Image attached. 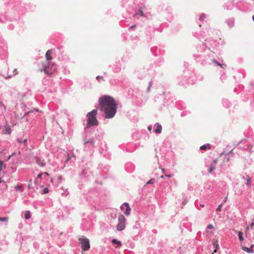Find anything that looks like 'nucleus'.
I'll return each mask as SVG.
<instances>
[{
    "mask_svg": "<svg viewBox=\"0 0 254 254\" xmlns=\"http://www.w3.org/2000/svg\"><path fill=\"white\" fill-rule=\"evenodd\" d=\"M100 109L103 111L105 118L110 119L113 118L117 112L118 103L111 96L104 95L99 100Z\"/></svg>",
    "mask_w": 254,
    "mask_h": 254,
    "instance_id": "obj_1",
    "label": "nucleus"
},
{
    "mask_svg": "<svg viewBox=\"0 0 254 254\" xmlns=\"http://www.w3.org/2000/svg\"><path fill=\"white\" fill-rule=\"evenodd\" d=\"M97 114V111L96 109L93 110L87 114V117L88 120L86 125L87 127L98 125V121L96 118Z\"/></svg>",
    "mask_w": 254,
    "mask_h": 254,
    "instance_id": "obj_2",
    "label": "nucleus"
},
{
    "mask_svg": "<svg viewBox=\"0 0 254 254\" xmlns=\"http://www.w3.org/2000/svg\"><path fill=\"white\" fill-rule=\"evenodd\" d=\"M126 219L123 214H120L118 216V224L117 227L118 231L123 230L125 228V222Z\"/></svg>",
    "mask_w": 254,
    "mask_h": 254,
    "instance_id": "obj_3",
    "label": "nucleus"
},
{
    "mask_svg": "<svg viewBox=\"0 0 254 254\" xmlns=\"http://www.w3.org/2000/svg\"><path fill=\"white\" fill-rule=\"evenodd\" d=\"M79 241L81 245V248L83 251H86L89 249L90 246L89 240L86 238H81L79 239Z\"/></svg>",
    "mask_w": 254,
    "mask_h": 254,
    "instance_id": "obj_4",
    "label": "nucleus"
},
{
    "mask_svg": "<svg viewBox=\"0 0 254 254\" xmlns=\"http://www.w3.org/2000/svg\"><path fill=\"white\" fill-rule=\"evenodd\" d=\"M55 70V67L54 64H51L48 63L46 64L43 68V70L45 73L52 74Z\"/></svg>",
    "mask_w": 254,
    "mask_h": 254,
    "instance_id": "obj_5",
    "label": "nucleus"
},
{
    "mask_svg": "<svg viewBox=\"0 0 254 254\" xmlns=\"http://www.w3.org/2000/svg\"><path fill=\"white\" fill-rule=\"evenodd\" d=\"M52 51V50H49L46 53L45 57L48 62H49V61L52 59V57L51 56Z\"/></svg>",
    "mask_w": 254,
    "mask_h": 254,
    "instance_id": "obj_6",
    "label": "nucleus"
},
{
    "mask_svg": "<svg viewBox=\"0 0 254 254\" xmlns=\"http://www.w3.org/2000/svg\"><path fill=\"white\" fill-rule=\"evenodd\" d=\"M3 132L4 134H10L11 133V129L10 128V126L7 123L6 124L5 129L3 131Z\"/></svg>",
    "mask_w": 254,
    "mask_h": 254,
    "instance_id": "obj_7",
    "label": "nucleus"
},
{
    "mask_svg": "<svg viewBox=\"0 0 254 254\" xmlns=\"http://www.w3.org/2000/svg\"><path fill=\"white\" fill-rule=\"evenodd\" d=\"M124 205H125L126 207V211L125 212V214L127 216H128L130 214V211L131 210V209L129 206L128 203H124Z\"/></svg>",
    "mask_w": 254,
    "mask_h": 254,
    "instance_id": "obj_8",
    "label": "nucleus"
},
{
    "mask_svg": "<svg viewBox=\"0 0 254 254\" xmlns=\"http://www.w3.org/2000/svg\"><path fill=\"white\" fill-rule=\"evenodd\" d=\"M242 249L244 251L248 253H253V246H252L250 248H247L246 247L242 246Z\"/></svg>",
    "mask_w": 254,
    "mask_h": 254,
    "instance_id": "obj_9",
    "label": "nucleus"
},
{
    "mask_svg": "<svg viewBox=\"0 0 254 254\" xmlns=\"http://www.w3.org/2000/svg\"><path fill=\"white\" fill-rule=\"evenodd\" d=\"M216 163H217V160H215L213 161V162L211 163L210 169H209V173H212V171L215 169Z\"/></svg>",
    "mask_w": 254,
    "mask_h": 254,
    "instance_id": "obj_10",
    "label": "nucleus"
},
{
    "mask_svg": "<svg viewBox=\"0 0 254 254\" xmlns=\"http://www.w3.org/2000/svg\"><path fill=\"white\" fill-rule=\"evenodd\" d=\"M34 159H35V161H36V162L41 167H44L45 166V164L43 162L40 158H39L38 157H35L34 158Z\"/></svg>",
    "mask_w": 254,
    "mask_h": 254,
    "instance_id": "obj_11",
    "label": "nucleus"
},
{
    "mask_svg": "<svg viewBox=\"0 0 254 254\" xmlns=\"http://www.w3.org/2000/svg\"><path fill=\"white\" fill-rule=\"evenodd\" d=\"M112 243L114 244H117V248H119L122 246V243L120 241H118L115 239H114L112 240Z\"/></svg>",
    "mask_w": 254,
    "mask_h": 254,
    "instance_id": "obj_12",
    "label": "nucleus"
},
{
    "mask_svg": "<svg viewBox=\"0 0 254 254\" xmlns=\"http://www.w3.org/2000/svg\"><path fill=\"white\" fill-rule=\"evenodd\" d=\"M155 131L157 133H160L162 131V127L159 124H157V128L155 129Z\"/></svg>",
    "mask_w": 254,
    "mask_h": 254,
    "instance_id": "obj_13",
    "label": "nucleus"
},
{
    "mask_svg": "<svg viewBox=\"0 0 254 254\" xmlns=\"http://www.w3.org/2000/svg\"><path fill=\"white\" fill-rule=\"evenodd\" d=\"M207 148L209 149H210L211 148V146H210V144H207L206 145H203L201 146L200 147V149L202 150H206Z\"/></svg>",
    "mask_w": 254,
    "mask_h": 254,
    "instance_id": "obj_14",
    "label": "nucleus"
},
{
    "mask_svg": "<svg viewBox=\"0 0 254 254\" xmlns=\"http://www.w3.org/2000/svg\"><path fill=\"white\" fill-rule=\"evenodd\" d=\"M14 188L16 191H22L23 186L22 185H16L14 187Z\"/></svg>",
    "mask_w": 254,
    "mask_h": 254,
    "instance_id": "obj_15",
    "label": "nucleus"
},
{
    "mask_svg": "<svg viewBox=\"0 0 254 254\" xmlns=\"http://www.w3.org/2000/svg\"><path fill=\"white\" fill-rule=\"evenodd\" d=\"M243 235V233L242 232L239 231L238 232L239 239L241 242H242L244 240Z\"/></svg>",
    "mask_w": 254,
    "mask_h": 254,
    "instance_id": "obj_16",
    "label": "nucleus"
},
{
    "mask_svg": "<svg viewBox=\"0 0 254 254\" xmlns=\"http://www.w3.org/2000/svg\"><path fill=\"white\" fill-rule=\"evenodd\" d=\"M24 217L26 219H29L30 218V212L29 211H26Z\"/></svg>",
    "mask_w": 254,
    "mask_h": 254,
    "instance_id": "obj_17",
    "label": "nucleus"
},
{
    "mask_svg": "<svg viewBox=\"0 0 254 254\" xmlns=\"http://www.w3.org/2000/svg\"><path fill=\"white\" fill-rule=\"evenodd\" d=\"M17 140L20 143H25L26 144L27 139L26 138H25L23 140H22L19 138H17Z\"/></svg>",
    "mask_w": 254,
    "mask_h": 254,
    "instance_id": "obj_18",
    "label": "nucleus"
},
{
    "mask_svg": "<svg viewBox=\"0 0 254 254\" xmlns=\"http://www.w3.org/2000/svg\"><path fill=\"white\" fill-rule=\"evenodd\" d=\"M213 245L216 249L219 248V245L217 240H214L213 241Z\"/></svg>",
    "mask_w": 254,
    "mask_h": 254,
    "instance_id": "obj_19",
    "label": "nucleus"
},
{
    "mask_svg": "<svg viewBox=\"0 0 254 254\" xmlns=\"http://www.w3.org/2000/svg\"><path fill=\"white\" fill-rule=\"evenodd\" d=\"M5 168V166L4 165L3 162L0 160V172Z\"/></svg>",
    "mask_w": 254,
    "mask_h": 254,
    "instance_id": "obj_20",
    "label": "nucleus"
},
{
    "mask_svg": "<svg viewBox=\"0 0 254 254\" xmlns=\"http://www.w3.org/2000/svg\"><path fill=\"white\" fill-rule=\"evenodd\" d=\"M17 74V69L14 68V69L13 70V74H9V75H8V77H10V76H12V75H16V74Z\"/></svg>",
    "mask_w": 254,
    "mask_h": 254,
    "instance_id": "obj_21",
    "label": "nucleus"
},
{
    "mask_svg": "<svg viewBox=\"0 0 254 254\" xmlns=\"http://www.w3.org/2000/svg\"><path fill=\"white\" fill-rule=\"evenodd\" d=\"M49 191V189L47 188H45L43 189L42 193L43 194H46L48 193Z\"/></svg>",
    "mask_w": 254,
    "mask_h": 254,
    "instance_id": "obj_22",
    "label": "nucleus"
},
{
    "mask_svg": "<svg viewBox=\"0 0 254 254\" xmlns=\"http://www.w3.org/2000/svg\"><path fill=\"white\" fill-rule=\"evenodd\" d=\"M32 182V179L30 180L29 183V184L28 185V186H27V188H28V189H31L32 188V185H31Z\"/></svg>",
    "mask_w": 254,
    "mask_h": 254,
    "instance_id": "obj_23",
    "label": "nucleus"
},
{
    "mask_svg": "<svg viewBox=\"0 0 254 254\" xmlns=\"http://www.w3.org/2000/svg\"><path fill=\"white\" fill-rule=\"evenodd\" d=\"M8 220V217H0V221H4L6 222Z\"/></svg>",
    "mask_w": 254,
    "mask_h": 254,
    "instance_id": "obj_24",
    "label": "nucleus"
},
{
    "mask_svg": "<svg viewBox=\"0 0 254 254\" xmlns=\"http://www.w3.org/2000/svg\"><path fill=\"white\" fill-rule=\"evenodd\" d=\"M251 183V179H250V178L248 177L247 178V185H250Z\"/></svg>",
    "mask_w": 254,
    "mask_h": 254,
    "instance_id": "obj_25",
    "label": "nucleus"
},
{
    "mask_svg": "<svg viewBox=\"0 0 254 254\" xmlns=\"http://www.w3.org/2000/svg\"><path fill=\"white\" fill-rule=\"evenodd\" d=\"M213 63H215L216 65H218V66H221V64H220L216 60H213Z\"/></svg>",
    "mask_w": 254,
    "mask_h": 254,
    "instance_id": "obj_26",
    "label": "nucleus"
},
{
    "mask_svg": "<svg viewBox=\"0 0 254 254\" xmlns=\"http://www.w3.org/2000/svg\"><path fill=\"white\" fill-rule=\"evenodd\" d=\"M207 228L210 229H212L214 228V226H213V225L212 224H209L207 226Z\"/></svg>",
    "mask_w": 254,
    "mask_h": 254,
    "instance_id": "obj_27",
    "label": "nucleus"
},
{
    "mask_svg": "<svg viewBox=\"0 0 254 254\" xmlns=\"http://www.w3.org/2000/svg\"><path fill=\"white\" fill-rule=\"evenodd\" d=\"M222 204H220V205L218 206V207H217V211H220V210H221V207H222Z\"/></svg>",
    "mask_w": 254,
    "mask_h": 254,
    "instance_id": "obj_28",
    "label": "nucleus"
},
{
    "mask_svg": "<svg viewBox=\"0 0 254 254\" xmlns=\"http://www.w3.org/2000/svg\"><path fill=\"white\" fill-rule=\"evenodd\" d=\"M153 184V181H152V180H150L149 181H148L146 183V185H148V184Z\"/></svg>",
    "mask_w": 254,
    "mask_h": 254,
    "instance_id": "obj_29",
    "label": "nucleus"
},
{
    "mask_svg": "<svg viewBox=\"0 0 254 254\" xmlns=\"http://www.w3.org/2000/svg\"><path fill=\"white\" fill-rule=\"evenodd\" d=\"M96 79H97V80H100V79H103V77H102V76H97L96 77Z\"/></svg>",
    "mask_w": 254,
    "mask_h": 254,
    "instance_id": "obj_30",
    "label": "nucleus"
},
{
    "mask_svg": "<svg viewBox=\"0 0 254 254\" xmlns=\"http://www.w3.org/2000/svg\"><path fill=\"white\" fill-rule=\"evenodd\" d=\"M139 13L140 14V15L142 16H144V14H143V11H142V10L141 9H139Z\"/></svg>",
    "mask_w": 254,
    "mask_h": 254,
    "instance_id": "obj_31",
    "label": "nucleus"
},
{
    "mask_svg": "<svg viewBox=\"0 0 254 254\" xmlns=\"http://www.w3.org/2000/svg\"><path fill=\"white\" fill-rule=\"evenodd\" d=\"M11 123L12 127H14V126H15L16 125V122H15V121H13V122H11Z\"/></svg>",
    "mask_w": 254,
    "mask_h": 254,
    "instance_id": "obj_32",
    "label": "nucleus"
},
{
    "mask_svg": "<svg viewBox=\"0 0 254 254\" xmlns=\"http://www.w3.org/2000/svg\"><path fill=\"white\" fill-rule=\"evenodd\" d=\"M43 174V173H40V174H39L38 175V176H37L38 178H40H40H41V177H42V176Z\"/></svg>",
    "mask_w": 254,
    "mask_h": 254,
    "instance_id": "obj_33",
    "label": "nucleus"
},
{
    "mask_svg": "<svg viewBox=\"0 0 254 254\" xmlns=\"http://www.w3.org/2000/svg\"><path fill=\"white\" fill-rule=\"evenodd\" d=\"M125 205H124V203L123 204H122V205L121 206L120 208H121V209L122 210H124V208H125Z\"/></svg>",
    "mask_w": 254,
    "mask_h": 254,
    "instance_id": "obj_34",
    "label": "nucleus"
},
{
    "mask_svg": "<svg viewBox=\"0 0 254 254\" xmlns=\"http://www.w3.org/2000/svg\"><path fill=\"white\" fill-rule=\"evenodd\" d=\"M148 130H149L150 132H151V129H152V127H151V126H149V127H148Z\"/></svg>",
    "mask_w": 254,
    "mask_h": 254,
    "instance_id": "obj_35",
    "label": "nucleus"
},
{
    "mask_svg": "<svg viewBox=\"0 0 254 254\" xmlns=\"http://www.w3.org/2000/svg\"><path fill=\"white\" fill-rule=\"evenodd\" d=\"M227 199H228V196H226L224 198V199L223 201H224V202H226V201H227Z\"/></svg>",
    "mask_w": 254,
    "mask_h": 254,
    "instance_id": "obj_36",
    "label": "nucleus"
},
{
    "mask_svg": "<svg viewBox=\"0 0 254 254\" xmlns=\"http://www.w3.org/2000/svg\"><path fill=\"white\" fill-rule=\"evenodd\" d=\"M161 170H162V172H163L164 174H165V173H166V170H165V169H164V168H161Z\"/></svg>",
    "mask_w": 254,
    "mask_h": 254,
    "instance_id": "obj_37",
    "label": "nucleus"
},
{
    "mask_svg": "<svg viewBox=\"0 0 254 254\" xmlns=\"http://www.w3.org/2000/svg\"><path fill=\"white\" fill-rule=\"evenodd\" d=\"M250 226L251 228H253V227H254V222H252Z\"/></svg>",
    "mask_w": 254,
    "mask_h": 254,
    "instance_id": "obj_38",
    "label": "nucleus"
},
{
    "mask_svg": "<svg viewBox=\"0 0 254 254\" xmlns=\"http://www.w3.org/2000/svg\"><path fill=\"white\" fill-rule=\"evenodd\" d=\"M204 18L203 16V15H201V16L200 17V18H199V19H200V20H203V19H204Z\"/></svg>",
    "mask_w": 254,
    "mask_h": 254,
    "instance_id": "obj_39",
    "label": "nucleus"
},
{
    "mask_svg": "<svg viewBox=\"0 0 254 254\" xmlns=\"http://www.w3.org/2000/svg\"><path fill=\"white\" fill-rule=\"evenodd\" d=\"M135 26H136L135 25H132L131 26H130V28L132 29V28H134Z\"/></svg>",
    "mask_w": 254,
    "mask_h": 254,
    "instance_id": "obj_40",
    "label": "nucleus"
},
{
    "mask_svg": "<svg viewBox=\"0 0 254 254\" xmlns=\"http://www.w3.org/2000/svg\"><path fill=\"white\" fill-rule=\"evenodd\" d=\"M90 142V141H86H86H84V144H87V143H88V142Z\"/></svg>",
    "mask_w": 254,
    "mask_h": 254,
    "instance_id": "obj_41",
    "label": "nucleus"
},
{
    "mask_svg": "<svg viewBox=\"0 0 254 254\" xmlns=\"http://www.w3.org/2000/svg\"><path fill=\"white\" fill-rule=\"evenodd\" d=\"M165 176L167 177H171V176L170 175H165Z\"/></svg>",
    "mask_w": 254,
    "mask_h": 254,
    "instance_id": "obj_42",
    "label": "nucleus"
},
{
    "mask_svg": "<svg viewBox=\"0 0 254 254\" xmlns=\"http://www.w3.org/2000/svg\"><path fill=\"white\" fill-rule=\"evenodd\" d=\"M43 174H45L47 176H49V174L47 172H44Z\"/></svg>",
    "mask_w": 254,
    "mask_h": 254,
    "instance_id": "obj_43",
    "label": "nucleus"
},
{
    "mask_svg": "<svg viewBox=\"0 0 254 254\" xmlns=\"http://www.w3.org/2000/svg\"><path fill=\"white\" fill-rule=\"evenodd\" d=\"M70 158V157L69 156V155H68V157H67V161Z\"/></svg>",
    "mask_w": 254,
    "mask_h": 254,
    "instance_id": "obj_44",
    "label": "nucleus"
},
{
    "mask_svg": "<svg viewBox=\"0 0 254 254\" xmlns=\"http://www.w3.org/2000/svg\"><path fill=\"white\" fill-rule=\"evenodd\" d=\"M29 113V112H27L25 115L24 116H23V117H24L25 116H26Z\"/></svg>",
    "mask_w": 254,
    "mask_h": 254,
    "instance_id": "obj_45",
    "label": "nucleus"
},
{
    "mask_svg": "<svg viewBox=\"0 0 254 254\" xmlns=\"http://www.w3.org/2000/svg\"><path fill=\"white\" fill-rule=\"evenodd\" d=\"M217 252V249H216V250H215L214 251V252L213 253V254L214 253H216Z\"/></svg>",
    "mask_w": 254,
    "mask_h": 254,
    "instance_id": "obj_46",
    "label": "nucleus"
},
{
    "mask_svg": "<svg viewBox=\"0 0 254 254\" xmlns=\"http://www.w3.org/2000/svg\"><path fill=\"white\" fill-rule=\"evenodd\" d=\"M249 227H247L246 229V231H247L248 230H249Z\"/></svg>",
    "mask_w": 254,
    "mask_h": 254,
    "instance_id": "obj_47",
    "label": "nucleus"
},
{
    "mask_svg": "<svg viewBox=\"0 0 254 254\" xmlns=\"http://www.w3.org/2000/svg\"><path fill=\"white\" fill-rule=\"evenodd\" d=\"M13 154H14V153H13V154H12L11 155H10V156H9L8 159H9V158H10L12 156H13Z\"/></svg>",
    "mask_w": 254,
    "mask_h": 254,
    "instance_id": "obj_48",
    "label": "nucleus"
},
{
    "mask_svg": "<svg viewBox=\"0 0 254 254\" xmlns=\"http://www.w3.org/2000/svg\"><path fill=\"white\" fill-rule=\"evenodd\" d=\"M160 178H161V179H163V178H164V176H161L160 177Z\"/></svg>",
    "mask_w": 254,
    "mask_h": 254,
    "instance_id": "obj_49",
    "label": "nucleus"
},
{
    "mask_svg": "<svg viewBox=\"0 0 254 254\" xmlns=\"http://www.w3.org/2000/svg\"><path fill=\"white\" fill-rule=\"evenodd\" d=\"M200 206H201V207H204V204H200Z\"/></svg>",
    "mask_w": 254,
    "mask_h": 254,
    "instance_id": "obj_50",
    "label": "nucleus"
},
{
    "mask_svg": "<svg viewBox=\"0 0 254 254\" xmlns=\"http://www.w3.org/2000/svg\"><path fill=\"white\" fill-rule=\"evenodd\" d=\"M253 20L254 21V16L253 17Z\"/></svg>",
    "mask_w": 254,
    "mask_h": 254,
    "instance_id": "obj_51",
    "label": "nucleus"
}]
</instances>
